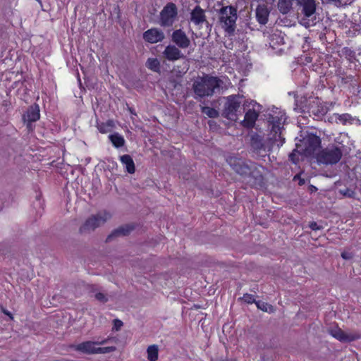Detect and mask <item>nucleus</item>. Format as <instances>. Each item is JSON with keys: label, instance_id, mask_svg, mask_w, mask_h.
I'll return each mask as SVG.
<instances>
[{"label": "nucleus", "instance_id": "f257e3e1", "mask_svg": "<svg viewBox=\"0 0 361 361\" xmlns=\"http://www.w3.org/2000/svg\"><path fill=\"white\" fill-rule=\"evenodd\" d=\"M223 81L218 77L206 74L198 76L192 83L195 98L212 97L216 91L222 88Z\"/></svg>", "mask_w": 361, "mask_h": 361}, {"label": "nucleus", "instance_id": "f03ea898", "mask_svg": "<svg viewBox=\"0 0 361 361\" xmlns=\"http://www.w3.org/2000/svg\"><path fill=\"white\" fill-rule=\"evenodd\" d=\"M110 339L109 337L101 341H86L78 344H73L70 345V348L75 350V351L87 354V355H97V354H106L116 350V347L108 346V347H97V345H102L107 343Z\"/></svg>", "mask_w": 361, "mask_h": 361}, {"label": "nucleus", "instance_id": "7ed1b4c3", "mask_svg": "<svg viewBox=\"0 0 361 361\" xmlns=\"http://www.w3.org/2000/svg\"><path fill=\"white\" fill-rule=\"evenodd\" d=\"M237 18V10L233 6H223L219 11V25L229 35L233 34L235 30Z\"/></svg>", "mask_w": 361, "mask_h": 361}, {"label": "nucleus", "instance_id": "20e7f679", "mask_svg": "<svg viewBox=\"0 0 361 361\" xmlns=\"http://www.w3.org/2000/svg\"><path fill=\"white\" fill-rule=\"evenodd\" d=\"M286 120L285 113L279 110L274 111L269 115L268 122L271 126V140L279 142L283 141L284 142V138L281 137V130Z\"/></svg>", "mask_w": 361, "mask_h": 361}, {"label": "nucleus", "instance_id": "39448f33", "mask_svg": "<svg viewBox=\"0 0 361 361\" xmlns=\"http://www.w3.org/2000/svg\"><path fill=\"white\" fill-rule=\"evenodd\" d=\"M343 155L340 147L332 145L326 147L317 154L316 158L318 164L333 165L337 164Z\"/></svg>", "mask_w": 361, "mask_h": 361}, {"label": "nucleus", "instance_id": "423d86ee", "mask_svg": "<svg viewBox=\"0 0 361 361\" xmlns=\"http://www.w3.org/2000/svg\"><path fill=\"white\" fill-rule=\"evenodd\" d=\"M111 217V214L106 211L91 215L80 227L79 231L80 233H90L104 225Z\"/></svg>", "mask_w": 361, "mask_h": 361}, {"label": "nucleus", "instance_id": "0eeeda50", "mask_svg": "<svg viewBox=\"0 0 361 361\" xmlns=\"http://www.w3.org/2000/svg\"><path fill=\"white\" fill-rule=\"evenodd\" d=\"M271 136L269 135V139L264 142L262 139H260L258 136L252 137L251 141V146L255 152H256L259 154H262L263 153H267V152L271 151L273 147L276 145L278 147L281 146L283 144V141H275L274 140H271Z\"/></svg>", "mask_w": 361, "mask_h": 361}, {"label": "nucleus", "instance_id": "6e6552de", "mask_svg": "<svg viewBox=\"0 0 361 361\" xmlns=\"http://www.w3.org/2000/svg\"><path fill=\"white\" fill-rule=\"evenodd\" d=\"M241 97L240 95H231L226 98L224 114L230 120L237 119V112L240 106Z\"/></svg>", "mask_w": 361, "mask_h": 361}, {"label": "nucleus", "instance_id": "1a4fd4ad", "mask_svg": "<svg viewBox=\"0 0 361 361\" xmlns=\"http://www.w3.org/2000/svg\"><path fill=\"white\" fill-rule=\"evenodd\" d=\"M302 143L303 148L301 149V153L308 157L314 154L320 147L321 140L319 137L310 134L303 138Z\"/></svg>", "mask_w": 361, "mask_h": 361}, {"label": "nucleus", "instance_id": "9d476101", "mask_svg": "<svg viewBox=\"0 0 361 361\" xmlns=\"http://www.w3.org/2000/svg\"><path fill=\"white\" fill-rule=\"evenodd\" d=\"M329 333L335 338L341 342H351L361 338V334L357 331H343L338 327H332Z\"/></svg>", "mask_w": 361, "mask_h": 361}, {"label": "nucleus", "instance_id": "9b49d317", "mask_svg": "<svg viewBox=\"0 0 361 361\" xmlns=\"http://www.w3.org/2000/svg\"><path fill=\"white\" fill-rule=\"evenodd\" d=\"M177 15L176 6L174 4H168L161 12V25H172Z\"/></svg>", "mask_w": 361, "mask_h": 361}, {"label": "nucleus", "instance_id": "f8f14e48", "mask_svg": "<svg viewBox=\"0 0 361 361\" xmlns=\"http://www.w3.org/2000/svg\"><path fill=\"white\" fill-rule=\"evenodd\" d=\"M227 162L237 173L245 178L252 169L250 164L248 165L241 159L231 157L227 159Z\"/></svg>", "mask_w": 361, "mask_h": 361}, {"label": "nucleus", "instance_id": "ddd939ff", "mask_svg": "<svg viewBox=\"0 0 361 361\" xmlns=\"http://www.w3.org/2000/svg\"><path fill=\"white\" fill-rule=\"evenodd\" d=\"M172 42L180 49H187L190 45V40L182 30L173 31L171 35Z\"/></svg>", "mask_w": 361, "mask_h": 361}, {"label": "nucleus", "instance_id": "4468645a", "mask_svg": "<svg viewBox=\"0 0 361 361\" xmlns=\"http://www.w3.org/2000/svg\"><path fill=\"white\" fill-rule=\"evenodd\" d=\"M164 37V32L158 28H151L143 33V39L151 44L162 42Z\"/></svg>", "mask_w": 361, "mask_h": 361}, {"label": "nucleus", "instance_id": "2eb2a0df", "mask_svg": "<svg viewBox=\"0 0 361 361\" xmlns=\"http://www.w3.org/2000/svg\"><path fill=\"white\" fill-rule=\"evenodd\" d=\"M250 167L252 169L250 172L248 173V175L246 176V178H248L247 182L252 185H261L263 181V177L262 174L261 169H262V166H257L256 164L251 163Z\"/></svg>", "mask_w": 361, "mask_h": 361}, {"label": "nucleus", "instance_id": "dca6fc26", "mask_svg": "<svg viewBox=\"0 0 361 361\" xmlns=\"http://www.w3.org/2000/svg\"><path fill=\"white\" fill-rule=\"evenodd\" d=\"M164 57L170 61H174L185 58V55L176 45H168L163 51Z\"/></svg>", "mask_w": 361, "mask_h": 361}, {"label": "nucleus", "instance_id": "f3484780", "mask_svg": "<svg viewBox=\"0 0 361 361\" xmlns=\"http://www.w3.org/2000/svg\"><path fill=\"white\" fill-rule=\"evenodd\" d=\"M269 10L264 4H259L256 8V18L261 25H265L268 22Z\"/></svg>", "mask_w": 361, "mask_h": 361}, {"label": "nucleus", "instance_id": "a211bd4d", "mask_svg": "<svg viewBox=\"0 0 361 361\" xmlns=\"http://www.w3.org/2000/svg\"><path fill=\"white\" fill-rule=\"evenodd\" d=\"M190 20L196 25H200L206 22L204 11L199 6H195L190 13Z\"/></svg>", "mask_w": 361, "mask_h": 361}, {"label": "nucleus", "instance_id": "6ab92c4d", "mask_svg": "<svg viewBox=\"0 0 361 361\" xmlns=\"http://www.w3.org/2000/svg\"><path fill=\"white\" fill-rule=\"evenodd\" d=\"M258 116L259 114L255 109H249L245 113V118L243 121V126L247 128H252L255 125Z\"/></svg>", "mask_w": 361, "mask_h": 361}, {"label": "nucleus", "instance_id": "aec40b11", "mask_svg": "<svg viewBox=\"0 0 361 361\" xmlns=\"http://www.w3.org/2000/svg\"><path fill=\"white\" fill-rule=\"evenodd\" d=\"M121 162L129 173H134L135 171V164L132 157L128 154H124L120 157Z\"/></svg>", "mask_w": 361, "mask_h": 361}, {"label": "nucleus", "instance_id": "412c9836", "mask_svg": "<svg viewBox=\"0 0 361 361\" xmlns=\"http://www.w3.org/2000/svg\"><path fill=\"white\" fill-rule=\"evenodd\" d=\"M39 118V110L38 106L31 107L24 116L25 121L28 123L35 122Z\"/></svg>", "mask_w": 361, "mask_h": 361}, {"label": "nucleus", "instance_id": "4be33fe9", "mask_svg": "<svg viewBox=\"0 0 361 361\" xmlns=\"http://www.w3.org/2000/svg\"><path fill=\"white\" fill-rule=\"evenodd\" d=\"M109 140L112 142L113 145L116 147H121L125 144V140L123 136L118 133L111 134L109 136Z\"/></svg>", "mask_w": 361, "mask_h": 361}, {"label": "nucleus", "instance_id": "5701e85b", "mask_svg": "<svg viewBox=\"0 0 361 361\" xmlns=\"http://www.w3.org/2000/svg\"><path fill=\"white\" fill-rule=\"evenodd\" d=\"M292 0H279L278 8L283 14L288 13L292 8Z\"/></svg>", "mask_w": 361, "mask_h": 361}, {"label": "nucleus", "instance_id": "b1692460", "mask_svg": "<svg viewBox=\"0 0 361 361\" xmlns=\"http://www.w3.org/2000/svg\"><path fill=\"white\" fill-rule=\"evenodd\" d=\"M159 348L157 345H149L147 349V359L149 361H157L158 359Z\"/></svg>", "mask_w": 361, "mask_h": 361}, {"label": "nucleus", "instance_id": "393cba45", "mask_svg": "<svg viewBox=\"0 0 361 361\" xmlns=\"http://www.w3.org/2000/svg\"><path fill=\"white\" fill-rule=\"evenodd\" d=\"M146 66L157 73L160 72V62L157 58H149L146 62Z\"/></svg>", "mask_w": 361, "mask_h": 361}, {"label": "nucleus", "instance_id": "a878e982", "mask_svg": "<svg viewBox=\"0 0 361 361\" xmlns=\"http://www.w3.org/2000/svg\"><path fill=\"white\" fill-rule=\"evenodd\" d=\"M256 305L258 309L265 312L272 313L275 311L274 307L271 305H269L265 302L257 301L256 302Z\"/></svg>", "mask_w": 361, "mask_h": 361}, {"label": "nucleus", "instance_id": "bb28decb", "mask_svg": "<svg viewBox=\"0 0 361 361\" xmlns=\"http://www.w3.org/2000/svg\"><path fill=\"white\" fill-rule=\"evenodd\" d=\"M202 112L209 118H217L219 116V112L214 108L209 106H202Z\"/></svg>", "mask_w": 361, "mask_h": 361}, {"label": "nucleus", "instance_id": "cd10ccee", "mask_svg": "<svg viewBox=\"0 0 361 361\" xmlns=\"http://www.w3.org/2000/svg\"><path fill=\"white\" fill-rule=\"evenodd\" d=\"M336 119L342 124L346 125V124H351L353 123V121L354 118L351 116V115L348 114H343L341 115H338L336 117Z\"/></svg>", "mask_w": 361, "mask_h": 361}, {"label": "nucleus", "instance_id": "c85d7f7f", "mask_svg": "<svg viewBox=\"0 0 361 361\" xmlns=\"http://www.w3.org/2000/svg\"><path fill=\"white\" fill-rule=\"evenodd\" d=\"M113 127V121H109L106 123H101L98 126V129L102 133H106L109 132Z\"/></svg>", "mask_w": 361, "mask_h": 361}, {"label": "nucleus", "instance_id": "c756f323", "mask_svg": "<svg viewBox=\"0 0 361 361\" xmlns=\"http://www.w3.org/2000/svg\"><path fill=\"white\" fill-rule=\"evenodd\" d=\"M299 147L297 146V149H295L290 155L289 159L292 161L293 163L297 164L298 161V154H302L301 150L298 149Z\"/></svg>", "mask_w": 361, "mask_h": 361}, {"label": "nucleus", "instance_id": "7c9ffc66", "mask_svg": "<svg viewBox=\"0 0 361 361\" xmlns=\"http://www.w3.org/2000/svg\"><path fill=\"white\" fill-rule=\"evenodd\" d=\"M242 300L248 303V304H252V303H255L257 302L255 300V296L253 295H251V294H245L243 298H242Z\"/></svg>", "mask_w": 361, "mask_h": 361}, {"label": "nucleus", "instance_id": "2f4dec72", "mask_svg": "<svg viewBox=\"0 0 361 361\" xmlns=\"http://www.w3.org/2000/svg\"><path fill=\"white\" fill-rule=\"evenodd\" d=\"M130 230L131 229L128 226H126V228L121 227L114 233V235H126L128 233H129Z\"/></svg>", "mask_w": 361, "mask_h": 361}, {"label": "nucleus", "instance_id": "473e14b6", "mask_svg": "<svg viewBox=\"0 0 361 361\" xmlns=\"http://www.w3.org/2000/svg\"><path fill=\"white\" fill-rule=\"evenodd\" d=\"M339 192L343 195L345 197H351L354 195V192L349 189V188H345L343 190H340Z\"/></svg>", "mask_w": 361, "mask_h": 361}, {"label": "nucleus", "instance_id": "72a5a7b5", "mask_svg": "<svg viewBox=\"0 0 361 361\" xmlns=\"http://www.w3.org/2000/svg\"><path fill=\"white\" fill-rule=\"evenodd\" d=\"M95 298L101 302H106L108 301V298L106 295H104L103 293H97L95 294Z\"/></svg>", "mask_w": 361, "mask_h": 361}, {"label": "nucleus", "instance_id": "f704fd0d", "mask_svg": "<svg viewBox=\"0 0 361 361\" xmlns=\"http://www.w3.org/2000/svg\"><path fill=\"white\" fill-rule=\"evenodd\" d=\"M123 326V322L119 320V319H114V326H113V328H112V330L113 331H119L121 329V328Z\"/></svg>", "mask_w": 361, "mask_h": 361}, {"label": "nucleus", "instance_id": "c9c22d12", "mask_svg": "<svg viewBox=\"0 0 361 361\" xmlns=\"http://www.w3.org/2000/svg\"><path fill=\"white\" fill-rule=\"evenodd\" d=\"M310 228L314 231L319 230L321 228V227L319 226L314 221L310 222Z\"/></svg>", "mask_w": 361, "mask_h": 361}, {"label": "nucleus", "instance_id": "e433bc0d", "mask_svg": "<svg viewBox=\"0 0 361 361\" xmlns=\"http://www.w3.org/2000/svg\"><path fill=\"white\" fill-rule=\"evenodd\" d=\"M326 3H332L334 4L336 6H339L341 4V0H324Z\"/></svg>", "mask_w": 361, "mask_h": 361}, {"label": "nucleus", "instance_id": "4c0bfd02", "mask_svg": "<svg viewBox=\"0 0 361 361\" xmlns=\"http://www.w3.org/2000/svg\"><path fill=\"white\" fill-rule=\"evenodd\" d=\"M341 257L345 259H350V255L349 253L348 252H343L341 254Z\"/></svg>", "mask_w": 361, "mask_h": 361}, {"label": "nucleus", "instance_id": "58836bf2", "mask_svg": "<svg viewBox=\"0 0 361 361\" xmlns=\"http://www.w3.org/2000/svg\"><path fill=\"white\" fill-rule=\"evenodd\" d=\"M4 313H5L6 314L8 315V316H11V314H10V312H6V311H4Z\"/></svg>", "mask_w": 361, "mask_h": 361}, {"label": "nucleus", "instance_id": "ea45409f", "mask_svg": "<svg viewBox=\"0 0 361 361\" xmlns=\"http://www.w3.org/2000/svg\"><path fill=\"white\" fill-rule=\"evenodd\" d=\"M254 103H255V104H253V108H255V105H257V106H259V104H257L256 102H254Z\"/></svg>", "mask_w": 361, "mask_h": 361}, {"label": "nucleus", "instance_id": "a19ab883", "mask_svg": "<svg viewBox=\"0 0 361 361\" xmlns=\"http://www.w3.org/2000/svg\"><path fill=\"white\" fill-rule=\"evenodd\" d=\"M275 37H276V35H271V39H274Z\"/></svg>", "mask_w": 361, "mask_h": 361}, {"label": "nucleus", "instance_id": "79ce46f5", "mask_svg": "<svg viewBox=\"0 0 361 361\" xmlns=\"http://www.w3.org/2000/svg\"><path fill=\"white\" fill-rule=\"evenodd\" d=\"M300 185H301V184H303V181H302V180H300Z\"/></svg>", "mask_w": 361, "mask_h": 361}]
</instances>
